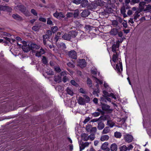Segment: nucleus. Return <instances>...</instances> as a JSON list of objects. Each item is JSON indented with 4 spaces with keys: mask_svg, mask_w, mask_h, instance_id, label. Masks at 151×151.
I'll return each instance as SVG.
<instances>
[{
    "mask_svg": "<svg viewBox=\"0 0 151 151\" xmlns=\"http://www.w3.org/2000/svg\"><path fill=\"white\" fill-rule=\"evenodd\" d=\"M66 91L68 94L71 96H73V91L69 87L67 88L66 89Z\"/></svg>",
    "mask_w": 151,
    "mask_h": 151,
    "instance_id": "bb28decb",
    "label": "nucleus"
},
{
    "mask_svg": "<svg viewBox=\"0 0 151 151\" xmlns=\"http://www.w3.org/2000/svg\"><path fill=\"white\" fill-rule=\"evenodd\" d=\"M133 12L131 10H129L127 12V14L128 16H130L132 14Z\"/></svg>",
    "mask_w": 151,
    "mask_h": 151,
    "instance_id": "69168bd1",
    "label": "nucleus"
},
{
    "mask_svg": "<svg viewBox=\"0 0 151 151\" xmlns=\"http://www.w3.org/2000/svg\"><path fill=\"white\" fill-rule=\"evenodd\" d=\"M107 125L110 127L112 128L114 126L115 123L111 121L108 120L107 121Z\"/></svg>",
    "mask_w": 151,
    "mask_h": 151,
    "instance_id": "cd10ccee",
    "label": "nucleus"
},
{
    "mask_svg": "<svg viewBox=\"0 0 151 151\" xmlns=\"http://www.w3.org/2000/svg\"><path fill=\"white\" fill-rule=\"evenodd\" d=\"M39 20L43 22H45L46 21V19L43 17H40L39 18Z\"/></svg>",
    "mask_w": 151,
    "mask_h": 151,
    "instance_id": "0e129e2a",
    "label": "nucleus"
},
{
    "mask_svg": "<svg viewBox=\"0 0 151 151\" xmlns=\"http://www.w3.org/2000/svg\"><path fill=\"white\" fill-rule=\"evenodd\" d=\"M87 84L90 87H91L92 86L91 81V80L90 79H89L88 78H87Z\"/></svg>",
    "mask_w": 151,
    "mask_h": 151,
    "instance_id": "58836bf2",
    "label": "nucleus"
},
{
    "mask_svg": "<svg viewBox=\"0 0 151 151\" xmlns=\"http://www.w3.org/2000/svg\"><path fill=\"white\" fill-rule=\"evenodd\" d=\"M42 61L43 63L44 64H46L47 63V61L46 58L44 56H43L42 57Z\"/></svg>",
    "mask_w": 151,
    "mask_h": 151,
    "instance_id": "37998d69",
    "label": "nucleus"
},
{
    "mask_svg": "<svg viewBox=\"0 0 151 151\" xmlns=\"http://www.w3.org/2000/svg\"><path fill=\"white\" fill-rule=\"evenodd\" d=\"M0 8L1 10L6 11V6H0Z\"/></svg>",
    "mask_w": 151,
    "mask_h": 151,
    "instance_id": "6e6d98bb",
    "label": "nucleus"
},
{
    "mask_svg": "<svg viewBox=\"0 0 151 151\" xmlns=\"http://www.w3.org/2000/svg\"><path fill=\"white\" fill-rule=\"evenodd\" d=\"M51 29L53 33H55L58 29V28L57 26L52 27L51 28Z\"/></svg>",
    "mask_w": 151,
    "mask_h": 151,
    "instance_id": "f704fd0d",
    "label": "nucleus"
},
{
    "mask_svg": "<svg viewBox=\"0 0 151 151\" xmlns=\"http://www.w3.org/2000/svg\"><path fill=\"white\" fill-rule=\"evenodd\" d=\"M15 10H18L20 11L26 16L28 17L30 16V13L27 10L25 7L22 5H19L16 6L15 8Z\"/></svg>",
    "mask_w": 151,
    "mask_h": 151,
    "instance_id": "7ed1b4c3",
    "label": "nucleus"
},
{
    "mask_svg": "<svg viewBox=\"0 0 151 151\" xmlns=\"http://www.w3.org/2000/svg\"><path fill=\"white\" fill-rule=\"evenodd\" d=\"M122 25L125 28H126L127 27V22H124L122 23Z\"/></svg>",
    "mask_w": 151,
    "mask_h": 151,
    "instance_id": "774afa93",
    "label": "nucleus"
},
{
    "mask_svg": "<svg viewBox=\"0 0 151 151\" xmlns=\"http://www.w3.org/2000/svg\"><path fill=\"white\" fill-rule=\"evenodd\" d=\"M89 144V143L87 142L81 143L80 145V151H81L82 150L84 149L86 147H88Z\"/></svg>",
    "mask_w": 151,
    "mask_h": 151,
    "instance_id": "0eeeda50",
    "label": "nucleus"
},
{
    "mask_svg": "<svg viewBox=\"0 0 151 151\" xmlns=\"http://www.w3.org/2000/svg\"><path fill=\"white\" fill-rule=\"evenodd\" d=\"M110 131L109 127H106L103 130L102 133L103 134L109 133Z\"/></svg>",
    "mask_w": 151,
    "mask_h": 151,
    "instance_id": "4be33fe9",
    "label": "nucleus"
},
{
    "mask_svg": "<svg viewBox=\"0 0 151 151\" xmlns=\"http://www.w3.org/2000/svg\"><path fill=\"white\" fill-rule=\"evenodd\" d=\"M82 139L84 141H87L89 139V137L87 134L83 133L81 135Z\"/></svg>",
    "mask_w": 151,
    "mask_h": 151,
    "instance_id": "a211bd4d",
    "label": "nucleus"
},
{
    "mask_svg": "<svg viewBox=\"0 0 151 151\" xmlns=\"http://www.w3.org/2000/svg\"><path fill=\"white\" fill-rule=\"evenodd\" d=\"M78 102L81 105H83L86 103L84 99L81 97H79L78 99Z\"/></svg>",
    "mask_w": 151,
    "mask_h": 151,
    "instance_id": "9d476101",
    "label": "nucleus"
},
{
    "mask_svg": "<svg viewBox=\"0 0 151 151\" xmlns=\"http://www.w3.org/2000/svg\"><path fill=\"white\" fill-rule=\"evenodd\" d=\"M55 81L58 82H60L61 81V76L60 75H58V76H55Z\"/></svg>",
    "mask_w": 151,
    "mask_h": 151,
    "instance_id": "c756f323",
    "label": "nucleus"
},
{
    "mask_svg": "<svg viewBox=\"0 0 151 151\" xmlns=\"http://www.w3.org/2000/svg\"><path fill=\"white\" fill-rule=\"evenodd\" d=\"M89 12L87 10H84L81 13V16L83 17L88 16L89 15Z\"/></svg>",
    "mask_w": 151,
    "mask_h": 151,
    "instance_id": "393cba45",
    "label": "nucleus"
},
{
    "mask_svg": "<svg viewBox=\"0 0 151 151\" xmlns=\"http://www.w3.org/2000/svg\"><path fill=\"white\" fill-rule=\"evenodd\" d=\"M30 46L32 49H38L40 48L39 45H38L35 43H32L30 45Z\"/></svg>",
    "mask_w": 151,
    "mask_h": 151,
    "instance_id": "dca6fc26",
    "label": "nucleus"
},
{
    "mask_svg": "<svg viewBox=\"0 0 151 151\" xmlns=\"http://www.w3.org/2000/svg\"><path fill=\"white\" fill-rule=\"evenodd\" d=\"M69 57L73 59H76L77 58V54L75 51L71 50L68 52Z\"/></svg>",
    "mask_w": 151,
    "mask_h": 151,
    "instance_id": "423d86ee",
    "label": "nucleus"
},
{
    "mask_svg": "<svg viewBox=\"0 0 151 151\" xmlns=\"http://www.w3.org/2000/svg\"><path fill=\"white\" fill-rule=\"evenodd\" d=\"M92 126L90 124H87L86 126V131L88 132H91V129L92 128Z\"/></svg>",
    "mask_w": 151,
    "mask_h": 151,
    "instance_id": "72a5a7b5",
    "label": "nucleus"
},
{
    "mask_svg": "<svg viewBox=\"0 0 151 151\" xmlns=\"http://www.w3.org/2000/svg\"><path fill=\"white\" fill-rule=\"evenodd\" d=\"M45 53V51L43 49H41L39 51H37L35 54V55L38 57H40L42 55Z\"/></svg>",
    "mask_w": 151,
    "mask_h": 151,
    "instance_id": "f8f14e48",
    "label": "nucleus"
},
{
    "mask_svg": "<svg viewBox=\"0 0 151 151\" xmlns=\"http://www.w3.org/2000/svg\"><path fill=\"white\" fill-rule=\"evenodd\" d=\"M73 15L74 17L76 18L78 17V10H75L74 13H73Z\"/></svg>",
    "mask_w": 151,
    "mask_h": 151,
    "instance_id": "79ce46f5",
    "label": "nucleus"
},
{
    "mask_svg": "<svg viewBox=\"0 0 151 151\" xmlns=\"http://www.w3.org/2000/svg\"><path fill=\"white\" fill-rule=\"evenodd\" d=\"M110 33L112 35H115L117 33V31L116 30V29H113L111 30Z\"/></svg>",
    "mask_w": 151,
    "mask_h": 151,
    "instance_id": "2f4dec72",
    "label": "nucleus"
},
{
    "mask_svg": "<svg viewBox=\"0 0 151 151\" xmlns=\"http://www.w3.org/2000/svg\"><path fill=\"white\" fill-rule=\"evenodd\" d=\"M81 6L83 7L87 6L88 4V1L87 0H83L81 1Z\"/></svg>",
    "mask_w": 151,
    "mask_h": 151,
    "instance_id": "aec40b11",
    "label": "nucleus"
},
{
    "mask_svg": "<svg viewBox=\"0 0 151 151\" xmlns=\"http://www.w3.org/2000/svg\"><path fill=\"white\" fill-rule=\"evenodd\" d=\"M63 33L62 32H57L56 35L55 36V40L57 42L58 40L61 38V37Z\"/></svg>",
    "mask_w": 151,
    "mask_h": 151,
    "instance_id": "9b49d317",
    "label": "nucleus"
},
{
    "mask_svg": "<svg viewBox=\"0 0 151 151\" xmlns=\"http://www.w3.org/2000/svg\"><path fill=\"white\" fill-rule=\"evenodd\" d=\"M111 2L110 0H105L104 1L102 0H95V4L96 5L100 6H103L105 4L108 6V5L110 4Z\"/></svg>",
    "mask_w": 151,
    "mask_h": 151,
    "instance_id": "20e7f679",
    "label": "nucleus"
},
{
    "mask_svg": "<svg viewBox=\"0 0 151 151\" xmlns=\"http://www.w3.org/2000/svg\"><path fill=\"white\" fill-rule=\"evenodd\" d=\"M47 34L49 35V36H51L52 35V32L50 30H48L46 32Z\"/></svg>",
    "mask_w": 151,
    "mask_h": 151,
    "instance_id": "680f3d73",
    "label": "nucleus"
},
{
    "mask_svg": "<svg viewBox=\"0 0 151 151\" xmlns=\"http://www.w3.org/2000/svg\"><path fill=\"white\" fill-rule=\"evenodd\" d=\"M114 136L117 138H120L122 136L121 133L120 132H116L114 133Z\"/></svg>",
    "mask_w": 151,
    "mask_h": 151,
    "instance_id": "c85d7f7f",
    "label": "nucleus"
},
{
    "mask_svg": "<svg viewBox=\"0 0 151 151\" xmlns=\"http://www.w3.org/2000/svg\"><path fill=\"white\" fill-rule=\"evenodd\" d=\"M22 48L23 50L25 52H27L29 51L31 48L29 45L27 46H22Z\"/></svg>",
    "mask_w": 151,
    "mask_h": 151,
    "instance_id": "6ab92c4d",
    "label": "nucleus"
},
{
    "mask_svg": "<svg viewBox=\"0 0 151 151\" xmlns=\"http://www.w3.org/2000/svg\"><path fill=\"white\" fill-rule=\"evenodd\" d=\"M12 17L14 19L17 20H21L22 19V17L16 14H13Z\"/></svg>",
    "mask_w": 151,
    "mask_h": 151,
    "instance_id": "a878e982",
    "label": "nucleus"
},
{
    "mask_svg": "<svg viewBox=\"0 0 151 151\" xmlns=\"http://www.w3.org/2000/svg\"><path fill=\"white\" fill-rule=\"evenodd\" d=\"M109 145V143L107 142H106L103 143L101 146V148L103 150L107 149L109 148H108V146Z\"/></svg>",
    "mask_w": 151,
    "mask_h": 151,
    "instance_id": "2eb2a0df",
    "label": "nucleus"
},
{
    "mask_svg": "<svg viewBox=\"0 0 151 151\" xmlns=\"http://www.w3.org/2000/svg\"><path fill=\"white\" fill-rule=\"evenodd\" d=\"M77 35V32L75 31H71L68 33H65L62 37L65 40H70L71 38L75 37Z\"/></svg>",
    "mask_w": 151,
    "mask_h": 151,
    "instance_id": "f03ea898",
    "label": "nucleus"
},
{
    "mask_svg": "<svg viewBox=\"0 0 151 151\" xmlns=\"http://www.w3.org/2000/svg\"><path fill=\"white\" fill-rule=\"evenodd\" d=\"M53 16L57 18H64L65 17V16L63 14L62 12H60L59 13L57 11L54 13Z\"/></svg>",
    "mask_w": 151,
    "mask_h": 151,
    "instance_id": "6e6552de",
    "label": "nucleus"
},
{
    "mask_svg": "<svg viewBox=\"0 0 151 151\" xmlns=\"http://www.w3.org/2000/svg\"><path fill=\"white\" fill-rule=\"evenodd\" d=\"M31 12L34 15H35V16L37 15V13L35 9H32L31 10Z\"/></svg>",
    "mask_w": 151,
    "mask_h": 151,
    "instance_id": "09e8293b",
    "label": "nucleus"
},
{
    "mask_svg": "<svg viewBox=\"0 0 151 151\" xmlns=\"http://www.w3.org/2000/svg\"><path fill=\"white\" fill-rule=\"evenodd\" d=\"M141 12V11L139 10L136 11L135 12L134 14V19L135 20H136L140 16V13Z\"/></svg>",
    "mask_w": 151,
    "mask_h": 151,
    "instance_id": "412c9836",
    "label": "nucleus"
},
{
    "mask_svg": "<svg viewBox=\"0 0 151 151\" xmlns=\"http://www.w3.org/2000/svg\"><path fill=\"white\" fill-rule=\"evenodd\" d=\"M47 24L49 25H52V22L50 18L47 19Z\"/></svg>",
    "mask_w": 151,
    "mask_h": 151,
    "instance_id": "864d4df0",
    "label": "nucleus"
},
{
    "mask_svg": "<svg viewBox=\"0 0 151 151\" xmlns=\"http://www.w3.org/2000/svg\"><path fill=\"white\" fill-rule=\"evenodd\" d=\"M67 64L68 66L70 67L73 68L75 66L74 65L73 63L70 62H69Z\"/></svg>",
    "mask_w": 151,
    "mask_h": 151,
    "instance_id": "13d9d810",
    "label": "nucleus"
},
{
    "mask_svg": "<svg viewBox=\"0 0 151 151\" xmlns=\"http://www.w3.org/2000/svg\"><path fill=\"white\" fill-rule=\"evenodd\" d=\"M81 1L80 0H75L73 2L76 4H78L81 3Z\"/></svg>",
    "mask_w": 151,
    "mask_h": 151,
    "instance_id": "052dcab7",
    "label": "nucleus"
},
{
    "mask_svg": "<svg viewBox=\"0 0 151 151\" xmlns=\"http://www.w3.org/2000/svg\"><path fill=\"white\" fill-rule=\"evenodd\" d=\"M109 138V137L107 135H104L101 136L100 138V140L101 141H104L108 140Z\"/></svg>",
    "mask_w": 151,
    "mask_h": 151,
    "instance_id": "f3484780",
    "label": "nucleus"
},
{
    "mask_svg": "<svg viewBox=\"0 0 151 151\" xmlns=\"http://www.w3.org/2000/svg\"><path fill=\"white\" fill-rule=\"evenodd\" d=\"M103 93L105 96V98L109 96V94L106 91H104Z\"/></svg>",
    "mask_w": 151,
    "mask_h": 151,
    "instance_id": "3c124183",
    "label": "nucleus"
},
{
    "mask_svg": "<svg viewBox=\"0 0 151 151\" xmlns=\"http://www.w3.org/2000/svg\"><path fill=\"white\" fill-rule=\"evenodd\" d=\"M97 70L96 68H93L91 70V73L93 74H96L97 72Z\"/></svg>",
    "mask_w": 151,
    "mask_h": 151,
    "instance_id": "de8ad7c7",
    "label": "nucleus"
},
{
    "mask_svg": "<svg viewBox=\"0 0 151 151\" xmlns=\"http://www.w3.org/2000/svg\"><path fill=\"white\" fill-rule=\"evenodd\" d=\"M127 147L124 145L121 146L120 148V151H127Z\"/></svg>",
    "mask_w": 151,
    "mask_h": 151,
    "instance_id": "c9c22d12",
    "label": "nucleus"
},
{
    "mask_svg": "<svg viewBox=\"0 0 151 151\" xmlns=\"http://www.w3.org/2000/svg\"><path fill=\"white\" fill-rule=\"evenodd\" d=\"M119 41L118 40L116 44H114L112 46V50L114 52L112 60L110 62L111 65L114 67L115 64L116 65L115 69L118 72H120L122 70V66L121 60L119 58V52L118 48L119 46Z\"/></svg>",
    "mask_w": 151,
    "mask_h": 151,
    "instance_id": "f257e3e1",
    "label": "nucleus"
},
{
    "mask_svg": "<svg viewBox=\"0 0 151 151\" xmlns=\"http://www.w3.org/2000/svg\"><path fill=\"white\" fill-rule=\"evenodd\" d=\"M100 114V112H96L92 114V115L94 117L98 116Z\"/></svg>",
    "mask_w": 151,
    "mask_h": 151,
    "instance_id": "a19ab883",
    "label": "nucleus"
},
{
    "mask_svg": "<svg viewBox=\"0 0 151 151\" xmlns=\"http://www.w3.org/2000/svg\"><path fill=\"white\" fill-rule=\"evenodd\" d=\"M66 15L68 17H71L73 15V13L72 12H69Z\"/></svg>",
    "mask_w": 151,
    "mask_h": 151,
    "instance_id": "bf43d9fd",
    "label": "nucleus"
},
{
    "mask_svg": "<svg viewBox=\"0 0 151 151\" xmlns=\"http://www.w3.org/2000/svg\"><path fill=\"white\" fill-rule=\"evenodd\" d=\"M105 125L102 122H98L97 128L99 130H101L103 129Z\"/></svg>",
    "mask_w": 151,
    "mask_h": 151,
    "instance_id": "1a4fd4ad",
    "label": "nucleus"
},
{
    "mask_svg": "<svg viewBox=\"0 0 151 151\" xmlns=\"http://www.w3.org/2000/svg\"><path fill=\"white\" fill-rule=\"evenodd\" d=\"M151 10V6L149 4L146 6V7L145 9H144L143 11H145L147 10Z\"/></svg>",
    "mask_w": 151,
    "mask_h": 151,
    "instance_id": "c03bdc74",
    "label": "nucleus"
},
{
    "mask_svg": "<svg viewBox=\"0 0 151 151\" xmlns=\"http://www.w3.org/2000/svg\"><path fill=\"white\" fill-rule=\"evenodd\" d=\"M125 141L128 143L131 142L133 139V137L132 136L129 134L125 135L124 137Z\"/></svg>",
    "mask_w": 151,
    "mask_h": 151,
    "instance_id": "39448f33",
    "label": "nucleus"
},
{
    "mask_svg": "<svg viewBox=\"0 0 151 151\" xmlns=\"http://www.w3.org/2000/svg\"><path fill=\"white\" fill-rule=\"evenodd\" d=\"M83 96L85 98V99L84 100L86 103H88L90 101V99L88 96L86 95H84Z\"/></svg>",
    "mask_w": 151,
    "mask_h": 151,
    "instance_id": "7c9ffc66",
    "label": "nucleus"
},
{
    "mask_svg": "<svg viewBox=\"0 0 151 151\" xmlns=\"http://www.w3.org/2000/svg\"><path fill=\"white\" fill-rule=\"evenodd\" d=\"M121 12L122 14L126 12L125 7V6L123 5L121 9Z\"/></svg>",
    "mask_w": 151,
    "mask_h": 151,
    "instance_id": "ea45409f",
    "label": "nucleus"
},
{
    "mask_svg": "<svg viewBox=\"0 0 151 151\" xmlns=\"http://www.w3.org/2000/svg\"><path fill=\"white\" fill-rule=\"evenodd\" d=\"M32 29L35 31H37L39 29V27L38 26H35L32 27Z\"/></svg>",
    "mask_w": 151,
    "mask_h": 151,
    "instance_id": "603ef678",
    "label": "nucleus"
},
{
    "mask_svg": "<svg viewBox=\"0 0 151 151\" xmlns=\"http://www.w3.org/2000/svg\"><path fill=\"white\" fill-rule=\"evenodd\" d=\"M57 46L59 48L61 49H64L66 48L65 45L63 42L59 43L57 44Z\"/></svg>",
    "mask_w": 151,
    "mask_h": 151,
    "instance_id": "b1692460",
    "label": "nucleus"
},
{
    "mask_svg": "<svg viewBox=\"0 0 151 151\" xmlns=\"http://www.w3.org/2000/svg\"><path fill=\"white\" fill-rule=\"evenodd\" d=\"M101 107L103 110L108 111L110 109V106L107 104H103L101 106Z\"/></svg>",
    "mask_w": 151,
    "mask_h": 151,
    "instance_id": "4468645a",
    "label": "nucleus"
},
{
    "mask_svg": "<svg viewBox=\"0 0 151 151\" xmlns=\"http://www.w3.org/2000/svg\"><path fill=\"white\" fill-rule=\"evenodd\" d=\"M55 69L56 71L58 72H60L61 71L60 68L58 67H55Z\"/></svg>",
    "mask_w": 151,
    "mask_h": 151,
    "instance_id": "338daca9",
    "label": "nucleus"
},
{
    "mask_svg": "<svg viewBox=\"0 0 151 151\" xmlns=\"http://www.w3.org/2000/svg\"><path fill=\"white\" fill-rule=\"evenodd\" d=\"M91 119V118L89 117H86L83 121V123L85 124H86Z\"/></svg>",
    "mask_w": 151,
    "mask_h": 151,
    "instance_id": "a18cd8bd",
    "label": "nucleus"
},
{
    "mask_svg": "<svg viewBox=\"0 0 151 151\" xmlns=\"http://www.w3.org/2000/svg\"><path fill=\"white\" fill-rule=\"evenodd\" d=\"M133 148V146L132 145H130L127 147V150H132Z\"/></svg>",
    "mask_w": 151,
    "mask_h": 151,
    "instance_id": "5fc2aeb1",
    "label": "nucleus"
},
{
    "mask_svg": "<svg viewBox=\"0 0 151 151\" xmlns=\"http://www.w3.org/2000/svg\"><path fill=\"white\" fill-rule=\"evenodd\" d=\"M89 138L91 140H93L94 139L95 137L94 135H90L89 136Z\"/></svg>",
    "mask_w": 151,
    "mask_h": 151,
    "instance_id": "4d7b16f0",
    "label": "nucleus"
},
{
    "mask_svg": "<svg viewBox=\"0 0 151 151\" xmlns=\"http://www.w3.org/2000/svg\"><path fill=\"white\" fill-rule=\"evenodd\" d=\"M146 4L145 1H141L139 2V6L141 7L142 9H143L144 8V6Z\"/></svg>",
    "mask_w": 151,
    "mask_h": 151,
    "instance_id": "4c0bfd02",
    "label": "nucleus"
},
{
    "mask_svg": "<svg viewBox=\"0 0 151 151\" xmlns=\"http://www.w3.org/2000/svg\"><path fill=\"white\" fill-rule=\"evenodd\" d=\"M50 37L48 35H45L43 36V39L47 40V41H48V39Z\"/></svg>",
    "mask_w": 151,
    "mask_h": 151,
    "instance_id": "49530a36",
    "label": "nucleus"
},
{
    "mask_svg": "<svg viewBox=\"0 0 151 151\" xmlns=\"http://www.w3.org/2000/svg\"><path fill=\"white\" fill-rule=\"evenodd\" d=\"M118 22L116 20H113L112 22V25L114 27H116L118 25Z\"/></svg>",
    "mask_w": 151,
    "mask_h": 151,
    "instance_id": "e433bc0d",
    "label": "nucleus"
},
{
    "mask_svg": "<svg viewBox=\"0 0 151 151\" xmlns=\"http://www.w3.org/2000/svg\"><path fill=\"white\" fill-rule=\"evenodd\" d=\"M79 66L81 68L85 67L86 65V63L84 59H81L79 61Z\"/></svg>",
    "mask_w": 151,
    "mask_h": 151,
    "instance_id": "ddd939ff",
    "label": "nucleus"
},
{
    "mask_svg": "<svg viewBox=\"0 0 151 151\" xmlns=\"http://www.w3.org/2000/svg\"><path fill=\"white\" fill-rule=\"evenodd\" d=\"M110 148L111 151H116L117 149V146L116 144L113 143L111 145Z\"/></svg>",
    "mask_w": 151,
    "mask_h": 151,
    "instance_id": "5701e85b",
    "label": "nucleus"
},
{
    "mask_svg": "<svg viewBox=\"0 0 151 151\" xmlns=\"http://www.w3.org/2000/svg\"><path fill=\"white\" fill-rule=\"evenodd\" d=\"M90 132H96L97 131L96 128L95 127H92Z\"/></svg>",
    "mask_w": 151,
    "mask_h": 151,
    "instance_id": "8fccbe9b",
    "label": "nucleus"
},
{
    "mask_svg": "<svg viewBox=\"0 0 151 151\" xmlns=\"http://www.w3.org/2000/svg\"><path fill=\"white\" fill-rule=\"evenodd\" d=\"M22 46H27V45H27V43L26 42L23 41H22Z\"/></svg>",
    "mask_w": 151,
    "mask_h": 151,
    "instance_id": "e2e57ef3",
    "label": "nucleus"
},
{
    "mask_svg": "<svg viewBox=\"0 0 151 151\" xmlns=\"http://www.w3.org/2000/svg\"><path fill=\"white\" fill-rule=\"evenodd\" d=\"M94 78L95 79V81H96V82L97 83V84L96 85V86L97 87L98 86V83H99L101 84H102L103 82L101 81L100 80H99L98 79V78H96L95 77H94Z\"/></svg>",
    "mask_w": 151,
    "mask_h": 151,
    "instance_id": "473e14b6",
    "label": "nucleus"
}]
</instances>
